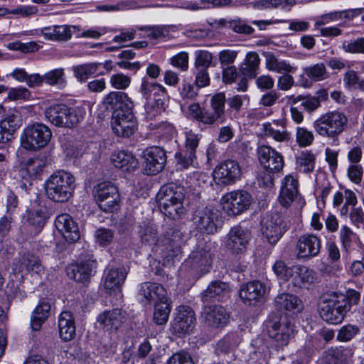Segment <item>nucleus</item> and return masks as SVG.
Segmentation results:
<instances>
[{
    "instance_id": "1",
    "label": "nucleus",
    "mask_w": 364,
    "mask_h": 364,
    "mask_svg": "<svg viewBox=\"0 0 364 364\" xmlns=\"http://www.w3.org/2000/svg\"><path fill=\"white\" fill-rule=\"evenodd\" d=\"M184 200V188L173 183L163 186L157 194L161 212L172 220L179 219L186 213Z\"/></svg>"
},
{
    "instance_id": "2",
    "label": "nucleus",
    "mask_w": 364,
    "mask_h": 364,
    "mask_svg": "<svg viewBox=\"0 0 364 364\" xmlns=\"http://www.w3.org/2000/svg\"><path fill=\"white\" fill-rule=\"evenodd\" d=\"M348 301L343 294L326 292L320 297L318 309L321 318L329 324L341 323L348 311Z\"/></svg>"
},
{
    "instance_id": "3",
    "label": "nucleus",
    "mask_w": 364,
    "mask_h": 364,
    "mask_svg": "<svg viewBox=\"0 0 364 364\" xmlns=\"http://www.w3.org/2000/svg\"><path fill=\"white\" fill-rule=\"evenodd\" d=\"M75 188L74 176L63 170L53 173L45 183L46 196L57 203L68 201L73 196Z\"/></svg>"
},
{
    "instance_id": "4",
    "label": "nucleus",
    "mask_w": 364,
    "mask_h": 364,
    "mask_svg": "<svg viewBox=\"0 0 364 364\" xmlns=\"http://www.w3.org/2000/svg\"><path fill=\"white\" fill-rule=\"evenodd\" d=\"M347 124V116L335 110L322 114L314 122L313 127L319 136L336 139L345 130Z\"/></svg>"
},
{
    "instance_id": "5",
    "label": "nucleus",
    "mask_w": 364,
    "mask_h": 364,
    "mask_svg": "<svg viewBox=\"0 0 364 364\" xmlns=\"http://www.w3.org/2000/svg\"><path fill=\"white\" fill-rule=\"evenodd\" d=\"M267 331L269 338L273 339L278 347L288 345L294 337L296 331L291 319L287 314H273L267 322Z\"/></svg>"
},
{
    "instance_id": "6",
    "label": "nucleus",
    "mask_w": 364,
    "mask_h": 364,
    "mask_svg": "<svg viewBox=\"0 0 364 364\" xmlns=\"http://www.w3.org/2000/svg\"><path fill=\"white\" fill-rule=\"evenodd\" d=\"M51 138L52 132L48 126L34 123L24 129L21 136V145L26 150L37 151L46 146Z\"/></svg>"
},
{
    "instance_id": "7",
    "label": "nucleus",
    "mask_w": 364,
    "mask_h": 364,
    "mask_svg": "<svg viewBox=\"0 0 364 364\" xmlns=\"http://www.w3.org/2000/svg\"><path fill=\"white\" fill-rule=\"evenodd\" d=\"M93 194L100 208L105 212H112L120 200L117 188L111 182L105 181L95 186Z\"/></svg>"
},
{
    "instance_id": "8",
    "label": "nucleus",
    "mask_w": 364,
    "mask_h": 364,
    "mask_svg": "<svg viewBox=\"0 0 364 364\" xmlns=\"http://www.w3.org/2000/svg\"><path fill=\"white\" fill-rule=\"evenodd\" d=\"M287 224L279 213L267 214L262 222L261 231L268 242L275 245L286 232Z\"/></svg>"
},
{
    "instance_id": "9",
    "label": "nucleus",
    "mask_w": 364,
    "mask_h": 364,
    "mask_svg": "<svg viewBox=\"0 0 364 364\" xmlns=\"http://www.w3.org/2000/svg\"><path fill=\"white\" fill-rule=\"evenodd\" d=\"M223 209L230 215H237L249 208L252 196L247 191L238 190L226 193L222 198Z\"/></svg>"
},
{
    "instance_id": "10",
    "label": "nucleus",
    "mask_w": 364,
    "mask_h": 364,
    "mask_svg": "<svg viewBox=\"0 0 364 364\" xmlns=\"http://www.w3.org/2000/svg\"><path fill=\"white\" fill-rule=\"evenodd\" d=\"M192 221L200 232L210 235L218 231V213L210 208H203L195 210Z\"/></svg>"
},
{
    "instance_id": "11",
    "label": "nucleus",
    "mask_w": 364,
    "mask_h": 364,
    "mask_svg": "<svg viewBox=\"0 0 364 364\" xmlns=\"http://www.w3.org/2000/svg\"><path fill=\"white\" fill-rule=\"evenodd\" d=\"M196 316L193 309L188 306H180L176 309V315L171 323L173 333L181 336L189 334L196 325Z\"/></svg>"
},
{
    "instance_id": "12",
    "label": "nucleus",
    "mask_w": 364,
    "mask_h": 364,
    "mask_svg": "<svg viewBox=\"0 0 364 364\" xmlns=\"http://www.w3.org/2000/svg\"><path fill=\"white\" fill-rule=\"evenodd\" d=\"M250 239V232L240 226L230 229L225 239V247L234 255L243 254Z\"/></svg>"
},
{
    "instance_id": "13",
    "label": "nucleus",
    "mask_w": 364,
    "mask_h": 364,
    "mask_svg": "<svg viewBox=\"0 0 364 364\" xmlns=\"http://www.w3.org/2000/svg\"><path fill=\"white\" fill-rule=\"evenodd\" d=\"M200 318L208 326L218 328L228 323L230 314L221 305H205L203 308Z\"/></svg>"
},
{
    "instance_id": "14",
    "label": "nucleus",
    "mask_w": 364,
    "mask_h": 364,
    "mask_svg": "<svg viewBox=\"0 0 364 364\" xmlns=\"http://www.w3.org/2000/svg\"><path fill=\"white\" fill-rule=\"evenodd\" d=\"M144 166L147 175H156L161 172L166 163V154L164 149L151 146L144 151Z\"/></svg>"
},
{
    "instance_id": "15",
    "label": "nucleus",
    "mask_w": 364,
    "mask_h": 364,
    "mask_svg": "<svg viewBox=\"0 0 364 364\" xmlns=\"http://www.w3.org/2000/svg\"><path fill=\"white\" fill-rule=\"evenodd\" d=\"M112 128L119 136L129 137L136 129V122L132 109L112 114Z\"/></svg>"
},
{
    "instance_id": "16",
    "label": "nucleus",
    "mask_w": 364,
    "mask_h": 364,
    "mask_svg": "<svg viewBox=\"0 0 364 364\" xmlns=\"http://www.w3.org/2000/svg\"><path fill=\"white\" fill-rule=\"evenodd\" d=\"M43 270L41 261L33 255H23L16 259L12 265V273L16 277L18 282H21L23 275L30 272L37 274Z\"/></svg>"
},
{
    "instance_id": "17",
    "label": "nucleus",
    "mask_w": 364,
    "mask_h": 364,
    "mask_svg": "<svg viewBox=\"0 0 364 364\" xmlns=\"http://www.w3.org/2000/svg\"><path fill=\"white\" fill-rule=\"evenodd\" d=\"M241 175V168L235 160H226L220 163L214 171V178L224 185L235 183L240 180Z\"/></svg>"
},
{
    "instance_id": "18",
    "label": "nucleus",
    "mask_w": 364,
    "mask_h": 364,
    "mask_svg": "<svg viewBox=\"0 0 364 364\" xmlns=\"http://www.w3.org/2000/svg\"><path fill=\"white\" fill-rule=\"evenodd\" d=\"M107 110L116 112H124L133 109L134 102L128 95L124 92L112 91L106 95L102 102Z\"/></svg>"
},
{
    "instance_id": "19",
    "label": "nucleus",
    "mask_w": 364,
    "mask_h": 364,
    "mask_svg": "<svg viewBox=\"0 0 364 364\" xmlns=\"http://www.w3.org/2000/svg\"><path fill=\"white\" fill-rule=\"evenodd\" d=\"M257 154L260 164L267 170L272 172L280 171L284 165L283 156L267 145L259 146L257 149Z\"/></svg>"
},
{
    "instance_id": "20",
    "label": "nucleus",
    "mask_w": 364,
    "mask_h": 364,
    "mask_svg": "<svg viewBox=\"0 0 364 364\" xmlns=\"http://www.w3.org/2000/svg\"><path fill=\"white\" fill-rule=\"evenodd\" d=\"M267 291V288L262 282L255 280L242 285L240 297L245 304L255 305L262 300Z\"/></svg>"
},
{
    "instance_id": "21",
    "label": "nucleus",
    "mask_w": 364,
    "mask_h": 364,
    "mask_svg": "<svg viewBox=\"0 0 364 364\" xmlns=\"http://www.w3.org/2000/svg\"><path fill=\"white\" fill-rule=\"evenodd\" d=\"M96 261L91 257L82 259L76 264H70L66 269L68 276L78 282H87L96 268Z\"/></svg>"
},
{
    "instance_id": "22",
    "label": "nucleus",
    "mask_w": 364,
    "mask_h": 364,
    "mask_svg": "<svg viewBox=\"0 0 364 364\" xmlns=\"http://www.w3.org/2000/svg\"><path fill=\"white\" fill-rule=\"evenodd\" d=\"M297 257L299 259H310L317 256L321 250L320 239L312 234L301 235L297 242Z\"/></svg>"
},
{
    "instance_id": "23",
    "label": "nucleus",
    "mask_w": 364,
    "mask_h": 364,
    "mask_svg": "<svg viewBox=\"0 0 364 364\" xmlns=\"http://www.w3.org/2000/svg\"><path fill=\"white\" fill-rule=\"evenodd\" d=\"M55 226L67 241L74 242L80 239L78 226L70 215L63 213L58 215Z\"/></svg>"
},
{
    "instance_id": "24",
    "label": "nucleus",
    "mask_w": 364,
    "mask_h": 364,
    "mask_svg": "<svg viewBox=\"0 0 364 364\" xmlns=\"http://www.w3.org/2000/svg\"><path fill=\"white\" fill-rule=\"evenodd\" d=\"M210 25L217 29L228 28L241 35H252L255 31V29L245 19L239 17L215 19L210 23Z\"/></svg>"
},
{
    "instance_id": "25",
    "label": "nucleus",
    "mask_w": 364,
    "mask_h": 364,
    "mask_svg": "<svg viewBox=\"0 0 364 364\" xmlns=\"http://www.w3.org/2000/svg\"><path fill=\"white\" fill-rule=\"evenodd\" d=\"M288 281L298 288L307 287L316 281L315 272L305 266L296 265L291 267Z\"/></svg>"
},
{
    "instance_id": "26",
    "label": "nucleus",
    "mask_w": 364,
    "mask_h": 364,
    "mask_svg": "<svg viewBox=\"0 0 364 364\" xmlns=\"http://www.w3.org/2000/svg\"><path fill=\"white\" fill-rule=\"evenodd\" d=\"M126 313L120 309L107 310L97 317V322L107 331H117L125 321Z\"/></svg>"
},
{
    "instance_id": "27",
    "label": "nucleus",
    "mask_w": 364,
    "mask_h": 364,
    "mask_svg": "<svg viewBox=\"0 0 364 364\" xmlns=\"http://www.w3.org/2000/svg\"><path fill=\"white\" fill-rule=\"evenodd\" d=\"M298 178L293 174L284 178L279 196V201L283 207H289L298 196Z\"/></svg>"
},
{
    "instance_id": "28",
    "label": "nucleus",
    "mask_w": 364,
    "mask_h": 364,
    "mask_svg": "<svg viewBox=\"0 0 364 364\" xmlns=\"http://www.w3.org/2000/svg\"><path fill=\"white\" fill-rule=\"evenodd\" d=\"M211 250L210 242L199 245L189 257V262L193 267L199 269L200 271H207L206 267L210 265L212 259Z\"/></svg>"
},
{
    "instance_id": "29",
    "label": "nucleus",
    "mask_w": 364,
    "mask_h": 364,
    "mask_svg": "<svg viewBox=\"0 0 364 364\" xmlns=\"http://www.w3.org/2000/svg\"><path fill=\"white\" fill-rule=\"evenodd\" d=\"M20 126V119L17 112L0 121V142L6 143L10 141Z\"/></svg>"
},
{
    "instance_id": "30",
    "label": "nucleus",
    "mask_w": 364,
    "mask_h": 364,
    "mask_svg": "<svg viewBox=\"0 0 364 364\" xmlns=\"http://www.w3.org/2000/svg\"><path fill=\"white\" fill-rule=\"evenodd\" d=\"M111 161L114 166L124 171H133L138 167V160L128 151H119L112 154Z\"/></svg>"
},
{
    "instance_id": "31",
    "label": "nucleus",
    "mask_w": 364,
    "mask_h": 364,
    "mask_svg": "<svg viewBox=\"0 0 364 364\" xmlns=\"http://www.w3.org/2000/svg\"><path fill=\"white\" fill-rule=\"evenodd\" d=\"M82 118V112L80 109L69 107L61 104L57 127L71 128L77 125Z\"/></svg>"
},
{
    "instance_id": "32",
    "label": "nucleus",
    "mask_w": 364,
    "mask_h": 364,
    "mask_svg": "<svg viewBox=\"0 0 364 364\" xmlns=\"http://www.w3.org/2000/svg\"><path fill=\"white\" fill-rule=\"evenodd\" d=\"M127 272L124 267L112 268L105 274L104 289L106 292L111 294L119 288L125 281Z\"/></svg>"
},
{
    "instance_id": "33",
    "label": "nucleus",
    "mask_w": 364,
    "mask_h": 364,
    "mask_svg": "<svg viewBox=\"0 0 364 364\" xmlns=\"http://www.w3.org/2000/svg\"><path fill=\"white\" fill-rule=\"evenodd\" d=\"M139 294L143 296L146 301L165 299L166 290L158 283L144 282L140 285Z\"/></svg>"
},
{
    "instance_id": "34",
    "label": "nucleus",
    "mask_w": 364,
    "mask_h": 364,
    "mask_svg": "<svg viewBox=\"0 0 364 364\" xmlns=\"http://www.w3.org/2000/svg\"><path fill=\"white\" fill-rule=\"evenodd\" d=\"M60 337L65 341L72 340L75 336V325L70 311H63L58 320Z\"/></svg>"
},
{
    "instance_id": "35",
    "label": "nucleus",
    "mask_w": 364,
    "mask_h": 364,
    "mask_svg": "<svg viewBox=\"0 0 364 364\" xmlns=\"http://www.w3.org/2000/svg\"><path fill=\"white\" fill-rule=\"evenodd\" d=\"M265 65L268 70L277 73H294L296 68L291 65L288 62L277 57L273 53H264Z\"/></svg>"
},
{
    "instance_id": "36",
    "label": "nucleus",
    "mask_w": 364,
    "mask_h": 364,
    "mask_svg": "<svg viewBox=\"0 0 364 364\" xmlns=\"http://www.w3.org/2000/svg\"><path fill=\"white\" fill-rule=\"evenodd\" d=\"M226 97L224 92L214 95L210 99V107L213 112L208 111L210 125L218 120L224 118Z\"/></svg>"
},
{
    "instance_id": "37",
    "label": "nucleus",
    "mask_w": 364,
    "mask_h": 364,
    "mask_svg": "<svg viewBox=\"0 0 364 364\" xmlns=\"http://www.w3.org/2000/svg\"><path fill=\"white\" fill-rule=\"evenodd\" d=\"M281 122L282 129H278V122L274 121L272 123L268 122L263 124L264 134L266 136L272 137L278 142H287L290 139V134L285 129Z\"/></svg>"
},
{
    "instance_id": "38",
    "label": "nucleus",
    "mask_w": 364,
    "mask_h": 364,
    "mask_svg": "<svg viewBox=\"0 0 364 364\" xmlns=\"http://www.w3.org/2000/svg\"><path fill=\"white\" fill-rule=\"evenodd\" d=\"M50 305L48 302L43 301L36 307L33 312L31 326L33 331H39L42 323L49 316Z\"/></svg>"
},
{
    "instance_id": "39",
    "label": "nucleus",
    "mask_w": 364,
    "mask_h": 364,
    "mask_svg": "<svg viewBox=\"0 0 364 364\" xmlns=\"http://www.w3.org/2000/svg\"><path fill=\"white\" fill-rule=\"evenodd\" d=\"M228 292L229 287L227 283L220 281H214L211 282L202 293V300L203 302H208Z\"/></svg>"
},
{
    "instance_id": "40",
    "label": "nucleus",
    "mask_w": 364,
    "mask_h": 364,
    "mask_svg": "<svg viewBox=\"0 0 364 364\" xmlns=\"http://www.w3.org/2000/svg\"><path fill=\"white\" fill-rule=\"evenodd\" d=\"M140 92L146 100L151 99L152 95L154 96L167 95V90L165 87L157 82H150L146 77L142 80Z\"/></svg>"
},
{
    "instance_id": "41",
    "label": "nucleus",
    "mask_w": 364,
    "mask_h": 364,
    "mask_svg": "<svg viewBox=\"0 0 364 364\" xmlns=\"http://www.w3.org/2000/svg\"><path fill=\"white\" fill-rule=\"evenodd\" d=\"M171 309L169 300L167 296H166L165 299L156 301L154 311V321L157 325L165 324L168 319Z\"/></svg>"
},
{
    "instance_id": "42",
    "label": "nucleus",
    "mask_w": 364,
    "mask_h": 364,
    "mask_svg": "<svg viewBox=\"0 0 364 364\" xmlns=\"http://www.w3.org/2000/svg\"><path fill=\"white\" fill-rule=\"evenodd\" d=\"M294 0H255L251 3L252 8L257 10H267L280 8L287 9L294 6Z\"/></svg>"
},
{
    "instance_id": "43",
    "label": "nucleus",
    "mask_w": 364,
    "mask_h": 364,
    "mask_svg": "<svg viewBox=\"0 0 364 364\" xmlns=\"http://www.w3.org/2000/svg\"><path fill=\"white\" fill-rule=\"evenodd\" d=\"M301 300L296 296L290 294L283 293L275 298L276 306L279 309L292 311L299 309Z\"/></svg>"
},
{
    "instance_id": "44",
    "label": "nucleus",
    "mask_w": 364,
    "mask_h": 364,
    "mask_svg": "<svg viewBox=\"0 0 364 364\" xmlns=\"http://www.w3.org/2000/svg\"><path fill=\"white\" fill-rule=\"evenodd\" d=\"M260 59L259 55L255 52L248 53L246 55L245 63L240 68L243 75L254 78L257 75Z\"/></svg>"
},
{
    "instance_id": "45",
    "label": "nucleus",
    "mask_w": 364,
    "mask_h": 364,
    "mask_svg": "<svg viewBox=\"0 0 364 364\" xmlns=\"http://www.w3.org/2000/svg\"><path fill=\"white\" fill-rule=\"evenodd\" d=\"M139 235L141 241L145 245L154 247L158 242V232L156 229L149 224L140 226Z\"/></svg>"
},
{
    "instance_id": "46",
    "label": "nucleus",
    "mask_w": 364,
    "mask_h": 364,
    "mask_svg": "<svg viewBox=\"0 0 364 364\" xmlns=\"http://www.w3.org/2000/svg\"><path fill=\"white\" fill-rule=\"evenodd\" d=\"M343 82L346 87L350 89H358L364 92V77H361L358 73L353 70H348L343 77Z\"/></svg>"
},
{
    "instance_id": "47",
    "label": "nucleus",
    "mask_w": 364,
    "mask_h": 364,
    "mask_svg": "<svg viewBox=\"0 0 364 364\" xmlns=\"http://www.w3.org/2000/svg\"><path fill=\"white\" fill-rule=\"evenodd\" d=\"M296 164L299 171L305 173H311L315 167V156L311 152H302L296 158Z\"/></svg>"
},
{
    "instance_id": "48",
    "label": "nucleus",
    "mask_w": 364,
    "mask_h": 364,
    "mask_svg": "<svg viewBox=\"0 0 364 364\" xmlns=\"http://www.w3.org/2000/svg\"><path fill=\"white\" fill-rule=\"evenodd\" d=\"M176 160V166L178 170L187 169L189 167H195L196 164V154L190 153L187 151H178L175 154Z\"/></svg>"
},
{
    "instance_id": "49",
    "label": "nucleus",
    "mask_w": 364,
    "mask_h": 364,
    "mask_svg": "<svg viewBox=\"0 0 364 364\" xmlns=\"http://www.w3.org/2000/svg\"><path fill=\"white\" fill-rule=\"evenodd\" d=\"M304 73L314 81H321L326 79L328 75L323 63H316L304 68Z\"/></svg>"
},
{
    "instance_id": "50",
    "label": "nucleus",
    "mask_w": 364,
    "mask_h": 364,
    "mask_svg": "<svg viewBox=\"0 0 364 364\" xmlns=\"http://www.w3.org/2000/svg\"><path fill=\"white\" fill-rule=\"evenodd\" d=\"M64 76V70L63 68H57L46 73L43 75V80L49 85H56L62 87L65 85Z\"/></svg>"
},
{
    "instance_id": "51",
    "label": "nucleus",
    "mask_w": 364,
    "mask_h": 364,
    "mask_svg": "<svg viewBox=\"0 0 364 364\" xmlns=\"http://www.w3.org/2000/svg\"><path fill=\"white\" fill-rule=\"evenodd\" d=\"M101 63H87L78 65L73 68L75 76L80 81L86 80L90 76L95 74Z\"/></svg>"
},
{
    "instance_id": "52",
    "label": "nucleus",
    "mask_w": 364,
    "mask_h": 364,
    "mask_svg": "<svg viewBox=\"0 0 364 364\" xmlns=\"http://www.w3.org/2000/svg\"><path fill=\"white\" fill-rule=\"evenodd\" d=\"M135 6V2L133 0H121L117 1L113 4H101L96 6L98 11L102 12H113L119 11H124L132 9Z\"/></svg>"
},
{
    "instance_id": "53",
    "label": "nucleus",
    "mask_w": 364,
    "mask_h": 364,
    "mask_svg": "<svg viewBox=\"0 0 364 364\" xmlns=\"http://www.w3.org/2000/svg\"><path fill=\"white\" fill-rule=\"evenodd\" d=\"M195 56L196 70H208L213 60V54L207 50H197Z\"/></svg>"
},
{
    "instance_id": "54",
    "label": "nucleus",
    "mask_w": 364,
    "mask_h": 364,
    "mask_svg": "<svg viewBox=\"0 0 364 364\" xmlns=\"http://www.w3.org/2000/svg\"><path fill=\"white\" fill-rule=\"evenodd\" d=\"M189 114L191 117L204 124L210 125L208 110L202 108L198 103H193L188 107Z\"/></svg>"
},
{
    "instance_id": "55",
    "label": "nucleus",
    "mask_w": 364,
    "mask_h": 364,
    "mask_svg": "<svg viewBox=\"0 0 364 364\" xmlns=\"http://www.w3.org/2000/svg\"><path fill=\"white\" fill-rule=\"evenodd\" d=\"M342 49L351 54H364V38L344 41L342 43Z\"/></svg>"
},
{
    "instance_id": "56",
    "label": "nucleus",
    "mask_w": 364,
    "mask_h": 364,
    "mask_svg": "<svg viewBox=\"0 0 364 364\" xmlns=\"http://www.w3.org/2000/svg\"><path fill=\"white\" fill-rule=\"evenodd\" d=\"M34 203L38 204V208L30 213L28 222L36 228H41L46 223V208L41 205L37 200Z\"/></svg>"
},
{
    "instance_id": "57",
    "label": "nucleus",
    "mask_w": 364,
    "mask_h": 364,
    "mask_svg": "<svg viewBox=\"0 0 364 364\" xmlns=\"http://www.w3.org/2000/svg\"><path fill=\"white\" fill-rule=\"evenodd\" d=\"M46 161L41 158L29 159L26 164L27 173L31 176H37L43 171Z\"/></svg>"
},
{
    "instance_id": "58",
    "label": "nucleus",
    "mask_w": 364,
    "mask_h": 364,
    "mask_svg": "<svg viewBox=\"0 0 364 364\" xmlns=\"http://www.w3.org/2000/svg\"><path fill=\"white\" fill-rule=\"evenodd\" d=\"M360 331L359 328L355 325H345L338 332L337 339L339 341L347 342L353 338Z\"/></svg>"
},
{
    "instance_id": "59",
    "label": "nucleus",
    "mask_w": 364,
    "mask_h": 364,
    "mask_svg": "<svg viewBox=\"0 0 364 364\" xmlns=\"http://www.w3.org/2000/svg\"><path fill=\"white\" fill-rule=\"evenodd\" d=\"M138 29L146 32L147 37L152 39L165 37L168 32L165 26H145L139 27Z\"/></svg>"
},
{
    "instance_id": "60",
    "label": "nucleus",
    "mask_w": 364,
    "mask_h": 364,
    "mask_svg": "<svg viewBox=\"0 0 364 364\" xmlns=\"http://www.w3.org/2000/svg\"><path fill=\"white\" fill-rule=\"evenodd\" d=\"M186 141H185V149L186 151L196 154V149L199 145V141L201 139V135L196 134L191 130L186 132Z\"/></svg>"
},
{
    "instance_id": "61",
    "label": "nucleus",
    "mask_w": 364,
    "mask_h": 364,
    "mask_svg": "<svg viewBox=\"0 0 364 364\" xmlns=\"http://www.w3.org/2000/svg\"><path fill=\"white\" fill-rule=\"evenodd\" d=\"M75 31H80L77 26L70 25H58L56 41H68L71 38Z\"/></svg>"
},
{
    "instance_id": "62",
    "label": "nucleus",
    "mask_w": 364,
    "mask_h": 364,
    "mask_svg": "<svg viewBox=\"0 0 364 364\" xmlns=\"http://www.w3.org/2000/svg\"><path fill=\"white\" fill-rule=\"evenodd\" d=\"M109 82L114 89L125 90L130 85L131 78L122 73H117L110 77Z\"/></svg>"
},
{
    "instance_id": "63",
    "label": "nucleus",
    "mask_w": 364,
    "mask_h": 364,
    "mask_svg": "<svg viewBox=\"0 0 364 364\" xmlns=\"http://www.w3.org/2000/svg\"><path fill=\"white\" fill-rule=\"evenodd\" d=\"M296 137V141L301 146H309L314 140L313 133L303 127L297 128Z\"/></svg>"
},
{
    "instance_id": "64",
    "label": "nucleus",
    "mask_w": 364,
    "mask_h": 364,
    "mask_svg": "<svg viewBox=\"0 0 364 364\" xmlns=\"http://www.w3.org/2000/svg\"><path fill=\"white\" fill-rule=\"evenodd\" d=\"M170 63L183 71L188 68V54L186 52H181L170 59Z\"/></svg>"
}]
</instances>
